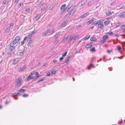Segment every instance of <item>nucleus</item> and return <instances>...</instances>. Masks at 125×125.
<instances>
[{"mask_svg":"<svg viewBox=\"0 0 125 125\" xmlns=\"http://www.w3.org/2000/svg\"><path fill=\"white\" fill-rule=\"evenodd\" d=\"M55 31L54 30H52V31H51L50 33L48 35L49 36L50 35H52L53 34Z\"/></svg>","mask_w":125,"mask_h":125,"instance_id":"21","label":"nucleus"},{"mask_svg":"<svg viewBox=\"0 0 125 125\" xmlns=\"http://www.w3.org/2000/svg\"><path fill=\"white\" fill-rule=\"evenodd\" d=\"M125 8V4L124 5H123L120 8H119V9H124V8Z\"/></svg>","mask_w":125,"mask_h":125,"instance_id":"42","label":"nucleus"},{"mask_svg":"<svg viewBox=\"0 0 125 125\" xmlns=\"http://www.w3.org/2000/svg\"><path fill=\"white\" fill-rule=\"evenodd\" d=\"M121 48L120 46H117V49L119 51L121 50Z\"/></svg>","mask_w":125,"mask_h":125,"instance_id":"36","label":"nucleus"},{"mask_svg":"<svg viewBox=\"0 0 125 125\" xmlns=\"http://www.w3.org/2000/svg\"><path fill=\"white\" fill-rule=\"evenodd\" d=\"M61 33L60 32H59L58 33H57L54 36V39L57 38L58 37H59Z\"/></svg>","mask_w":125,"mask_h":125,"instance_id":"14","label":"nucleus"},{"mask_svg":"<svg viewBox=\"0 0 125 125\" xmlns=\"http://www.w3.org/2000/svg\"><path fill=\"white\" fill-rule=\"evenodd\" d=\"M89 13L88 12H87L86 13L83 15L81 18H83L89 15Z\"/></svg>","mask_w":125,"mask_h":125,"instance_id":"13","label":"nucleus"},{"mask_svg":"<svg viewBox=\"0 0 125 125\" xmlns=\"http://www.w3.org/2000/svg\"><path fill=\"white\" fill-rule=\"evenodd\" d=\"M97 23H101V20H98L96 21Z\"/></svg>","mask_w":125,"mask_h":125,"instance_id":"53","label":"nucleus"},{"mask_svg":"<svg viewBox=\"0 0 125 125\" xmlns=\"http://www.w3.org/2000/svg\"><path fill=\"white\" fill-rule=\"evenodd\" d=\"M115 2L114 1L110 5H113L115 4Z\"/></svg>","mask_w":125,"mask_h":125,"instance_id":"61","label":"nucleus"},{"mask_svg":"<svg viewBox=\"0 0 125 125\" xmlns=\"http://www.w3.org/2000/svg\"><path fill=\"white\" fill-rule=\"evenodd\" d=\"M68 22V20H66L65 21L63 22L61 24L62 26L63 27H64L65 26V24L67 23Z\"/></svg>","mask_w":125,"mask_h":125,"instance_id":"18","label":"nucleus"},{"mask_svg":"<svg viewBox=\"0 0 125 125\" xmlns=\"http://www.w3.org/2000/svg\"><path fill=\"white\" fill-rule=\"evenodd\" d=\"M26 68V66H23L22 67L20 68L18 70V72H23L24 70Z\"/></svg>","mask_w":125,"mask_h":125,"instance_id":"9","label":"nucleus"},{"mask_svg":"<svg viewBox=\"0 0 125 125\" xmlns=\"http://www.w3.org/2000/svg\"><path fill=\"white\" fill-rule=\"evenodd\" d=\"M121 24V23H120V22H118L117 23H116V26H117V27H118Z\"/></svg>","mask_w":125,"mask_h":125,"instance_id":"50","label":"nucleus"},{"mask_svg":"<svg viewBox=\"0 0 125 125\" xmlns=\"http://www.w3.org/2000/svg\"><path fill=\"white\" fill-rule=\"evenodd\" d=\"M98 27L99 28L101 29H103L104 27V25H103V23L102 22L101 23H100L98 24Z\"/></svg>","mask_w":125,"mask_h":125,"instance_id":"10","label":"nucleus"},{"mask_svg":"<svg viewBox=\"0 0 125 125\" xmlns=\"http://www.w3.org/2000/svg\"><path fill=\"white\" fill-rule=\"evenodd\" d=\"M121 44L125 46V42H124L121 43Z\"/></svg>","mask_w":125,"mask_h":125,"instance_id":"59","label":"nucleus"},{"mask_svg":"<svg viewBox=\"0 0 125 125\" xmlns=\"http://www.w3.org/2000/svg\"><path fill=\"white\" fill-rule=\"evenodd\" d=\"M44 4V2L43 1H41L40 4V5L41 6H42V5Z\"/></svg>","mask_w":125,"mask_h":125,"instance_id":"52","label":"nucleus"},{"mask_svg":"<svg viewBox=\"0 0 125 125\" xmlns=\"http://www.w3.org/2000/svg\"><path fill=\"white\" fill-rule=\"evenodd\" d=\"M67 11L68 12H71L74 11V12L75 11V10H73L72 9H71V8H70V7L69 8L67 9Z\"/></svg>","mask_w":125,"mask_h":125,"instance_id":"12","label":"nucleus"},{"mask_svg":"<svg viewBox=\"0 0 125 125\" xmlns=\"http://www.w3.org/2000/svg\"><path fill=\"white\" fill-rule=\"evenodd\" d=\"M25 53V51L24 50H22L20 51H18L17 52V54L20 56H22L24 55Z\"/></svg>","mask_w":125,"mask_h":125,"instance_id":"4","label":"nucleus"},{"mask_svg":"<svg viewBox=\"0 0 125 125\" xmlns=\"http://www.w3.org/2000/svg\"><path fill=\"white\" fill-rule=\"evenodd\" d=\"M51 30V29H49V30H47L46 31H47V32H48V33H50Z\"/></svg>","mask_w":125,"mask_h":125,"instance_id":"49","label":"nucleus"},{"mask_svg":"<svg viewBox=\"0 0 125 125\" xmlns=\"http://www.w3.org/2000/svg\"><path fill=\"white\" fill-rule=\"evenodd\" d=\"M79 37V36L78 35H76L75 36H74L73 37V40L74 41L76 39Z\"/></svg>","mask_w":125,"mask_h":125,"instance_id":"31","label":"nucleus"},{"mask_svg":"<svg viewBox=\"0 0 125 125\" xmlns=\"http://www.w3.org/2000/svg\"><path fill=\"white\" fill-rule=\"evenodd\" d=\"M19 1V0H15V1L14 2L15 3H16V4Z\"/></svg>","mask_w":125,"mask_h":125,"instance_id":"63","label":"nucleus"},{"mask_svg":"<svg viewBox=\"0 0 125 125\" xmlns=\"http://www.w3.org/2000/svg\"><path fill=\"white\" fill-rule=\"evenodd\" d=\"M74 13V11L71 12H68V13L66 15V16L67 18H70V16L71 15H72Z\"/></svg>","mask_w":125,"mask_h":125,"instance_id":"8","label":"nucleus"},{"mask_svg":"<svg viewBox=\"0 0 125 125\" xmlns=\"http://www.w3.org/2000/svg\"><path fill=\"white\" fill-rule=\"evenodd\" d=\"M13 23H10V27H13Z\"/></svg>","mask_w":125,"mask_h":125,"instance_id":"58","label":"nucleus"},{"mask_svg":"<svg viewBox=\"0 0 125 125\" xmlns=\"http://www.w3.org/2000/svg\"><path fill=\"white\" fill-rule=\"evenodd\" d=\"M90 51L91 52H95L96 51V50L95 49V48L94 47H93L90 49Z\"/></svg>","mask_w":125,"mask_h":125,"instance_id":"23","label":"nucleus"},{"mask_svg":"<svg viewBox=\"0 0 125 125\" xmlns=\"http://www.w3.org/2000/svg\"><path fill=\"white\" fill-rule=\"evenodd\" d=\"M28 94H23V97H26L28 96Z\"/></svg>","mask_w":125,"mask_h":125,"instance_id":"45","label":"nucleus"},{"mask_svg":"<svg viewBox=\"0 0 125 125\" xmlns=\"http://www.w3.org/2000/svg\"><path fill=\"white\" fill-rule=\"evenodd\" d=\"M66 6V4H65L62 5L60 7V10H63V11H65L66 9V8H65Z\"/></svg>","mask_w":125,"mask_h":125,"instance_id":"7","label":"nucleus"},{"mask_svg":"<svg viewBox=\"0 0 125 125\" xmlns=\"http://www.w3.org/2000/svg\"><path fill=\"white\" fill-rule=\"evenodd\" d=\"M80 50H77L76 51V53H80Z\"/></svg>","mask_w":125,"mask_h":125,"instance_id":"62","label":"nucleus"},{"mask_svg":"<svg viewBox=\"0 0 125 125\" xmlns=\"http://www.w3.org/2000/svg\"><path fill=\"white\" fill-rule=\"evenodd\" d=\"M110 21L109 20L106 21L104 22V23L105 25H107L110 24Z\"/></svg>","mask_w":125,"mask_h":125,"instance_id":"20","label":"nucleus"},{"mask_svg":"<svg viewBox=\"0 0 125 125\" xmlns=\"http://www.w3.org/2000/svg\"><path fill=\"white\" fill-rule=\"evenodd\" d=\"M25 41H24L23 39V40L21 42V45H23L25 43Z\"/></svg>","mask_w":125,"mask_h":125,"instance_id":"38","label":"nucleus"},{"mask_svg":"<svg viewBox=\"0 0 125 125\" xmlns=\"http://www.w3.org/2000/svg\"><path fill=\"white\" fill-rule=\"evenodd\" d=\"M92 46V44H87L85 46V48H88Z\"/></svg>","mask_w":125,"mask_h":125,"instance_id":"16","label":"nucleus"},{"mask_svg":"<svg viewBox=\"0 0 125 125\" xmlns=\"http://www.w3.org/2000/svg\"><path fill=\"white\" fill-rule=\"evenodd\" d=\"M37 31V30H34L33 31H32V34L35 33Z\"/></svg>","mask_w":125,"mask_h":125,"instance_id":"56","label":"nucleus"},{"mask_svg":"<svg viewBox=\"0 0 125 125\" xmlns=\"http://www.w3.org/2000/svg\"><path fill=\"white\" fill-rule=\"evenodd\" d=\"M120 28L123 29L124 30L125 28V25H123L121 26Z\"/></svg>","mask_w":125,"mask_h":125,"instance_id":"34","label":"nucleus"},{"mask_svg":"<svg viewBox=\"0 0 125 125\" xmlns=\"http://www.w3.org/2000/svg\"><path fill=\"white\" fill-rule=\"evenodd\" d=\"M19 59L16 58V59H14L13 62V63L14 64H15L19 61Z\"/></svg>","mask_w":125,"mask_h":125,"instance_id":"11","label":"nucleus"},{"mask_svg":"<svg viewBox=\"0 0 125 125\" xmlns=\"http://www.w3.org/2000/svg\"><path fill=\"white\" fill-rule=\"evenodd\" d=\"M105 41L104 40V39L102 40H101V43H103Z\"/></svg>","mask_w":125,"mask_h":125,"instance_id":"55","label":"nucleus"},{"mask_svg":"<svg viewBox=\"0 0 125 125\" xmlns=\"http://www.w3.org/2000/svg\"><path fill=\"white\" fill-rule=\"evenodd\" d=\"M69 37L68 35H67L64 38L63 40V41H66V40H67L68 38Z\"/></svg>","mask_w":125,"mask_h":125,"instance_id":"27","label":"nucleus"},{"mask_svg":"<svg viewBox=\"0 0 125 125\" xmlns=\"http://www.w3.org/2000/svg\"><path fill=\"white\" fill-rule=\"evenodd\" d=\"M31 79V73H30L29 75H28L25 78L24 81L27 82L29 81Z\"/></svg>","mask_w":125,"mask_h":125,"instance_id":"5","label":"nucleus"},{"mask_svg":"<svg viewBox=\"0 0 125 125\" xmlns=\"http://www.w3.org/2000/svg\"><path fill=\"white\" fill-rule=\"evenodd\" d=\"M69 58L70 57L69 56L66 57L65 59V61H68L69 60Z\"/></svg>","mask_w":125,"mask_h":125,"instance_id":"40","label":"nucleus"},{"mask_svg":"<svg viewBox=\"0 0 125 125\" xmlns=\"http://www.w3.org/2000/svg\"><path fill=\"white\" fill-rule=\"evenodd\" d=\"M46 9V7H44L42 9V11H44Z\"/></svg>","mask_w":125,"mask_h":125,"instance_id":"51","label":"nucleus"},{"mask_svg":"<svg viewBox=\"0 0 125 125\" xmlns=\"http://www.w3.org/2000/svg\"><path fill=\"white\" fill-rule=\"evenodd\" d=\"M45 80V78H43L42 79H41L40 80H38V81H37V83L40 82H41L43 81V80Z\"/></svg>","mask_w":125,"mask_h":125,"instance_id":"33","label":"nucleus"},{"mask_svg":"<svg viewBox=\"0 0 125 125\" xmlns=\"http://www.w3.org/2000/svg\"><path fill=\"white\" fill-rule=\"evenodd\" d=\"M95 20V19H91L90 20H89V21H88L87 22V23H89V24L91 23L92 22H93V21H94Z\"/></svg>","mask_w":125,"mask_h":125,"instance_id":"17","label":"nucleus"},{"mask_svg":"<svg viewBox=\"0 0 125 125\" xmlns=\"http://www.w3.org/2000/svg\"><path fill=\"white\" fill-rule=\"evenodd\" d=\"M114 35H115V37H119V35H118L117 34H114Z\"/></svg>","mask_w":125,"mask_h":125,"instance_id":"60","label":"nucleus"},{"mask_svg":"<svg viewBox=\"0 0 125 125\" xmlns=\"http://www.w3.org/2000/svg\"><path fill=\"white\" fill-rule=\"evenodd\" d=\"M90 40L91 41L96 42L97 41V39L94 37H91L90 38Z\"/></svg>","mask_w":125,"mask_h":125,"instance_id":"15","label":"nucleus"},{"mask_svg":"<svg viewBox=\"0 0 125 125\" xmlns=\"http://www.w3.org/2000/svg\"><path fill=\"white\" fill-rule=\"evenodd\" d=\"M63 59V57L62 56L60 58L59 60L60 62H61Z\"/></svg>","mask_w":125,"mask_h":125,"instance_id":"43","label":"nucleus"},{"mask_svg":"<svg viewBox=\"0 0 125 125\" xmlns=\"http://www.w3.org/2000/svg\"><path fill=\"white\" fill-rule=\"evenodd\" d=\"M94 59H95L94 57H93L92 58V59H91V63H92V62L93 61V60Z\"/></svg>","mask_w":125,"mask_h":125,"instance_id":"64","label":"nucleus"},{"mask_svg":"<svg viewBox=\"0 0 125 125\" xmlns=\"http://www.w3.org/2000/svg\"><path fill=\"white\" fill-rule=\"evenodd\" d=\"M98 24V23L96 21H95L92 24V25H96Z\"/></svg>","mask_w":125,"mask_h":125,"instance_id":"47","label":"nucleus"},{"mask_svg":"<svg viewBox=\"0 0 125 125\" xmlns=\"http://www.w3.org/2000/svg\"><path fill=\"white\" fill-rule=\"evenodd\" d=\"M38 78V76H36L34 77L33 76H32V79L33 80H35Z\"/></svg>","mask_w":125,"mask_h":125,"instance_id":"30","label":"nucleus"},{"mask_svg":"<svg viewBox=\"0 0 125 125\" xmlns=\"http://www.w3.org/2000/svg\"><path fill=\"white\" fill-rule=\"evenodd\" d=\"M70 8H71V9H72L73 10V9L74 8V6H72L70 7Z\"/></svg>","mask_w":125,"mask_h":125,"instance_id":"57","label":"nucleus"},{"mask_svg":"<svg viewBox=\"0 0 125 125\" xmlns=\"http://www.w3.org/2000/svg\"><path fill=\"white\" fill-rule=\"evenodd\" d=\"M41 16V15H38L35 17V19L36 20H37L39 19L40 17Z\"/></svg>","mask_w":125,"mask_h":125,"instance_id":"28","label":"nucleus"},{"mask_svg":"<svg viewBox=\"0 0 125 125\" xmlns=\"http://www.w3.org/2000/svg\"><path fill=\"white\" fill-rule=\"evenodd\" d=\"M50 75V72H48L46 73V76H49Z\"/></svg>","mask_w":125,"mask_h":125,"instance_id":"46","label":"nucleus"},{"mask_svg":"<svg viewBox=\"0 0 125 125\" xmlns=\"http://www.w3.org/2000/svg\"><path fill=\"white\" fill-rule=\"evenodd\" d=\"M87 0H83L79 2L78 4L80 5V7H81L86 2Z\"/></svg>","mask_w":125,"mask_h":125,"instance_id":"6","label":"nucleus"},{"mask_svg":"<svg viewBox=\"0 0 125 125\" xmlns=\"http://www.w3.org/2000/svg\"><path fill=\"white\" fill-rule=\"evenodd\" d=\"M10 30V28L9 27H8L6 29L5 31V32H6V33H8V32H9V31Z\"/></svg>","mask_w":125,"mask_h":125,"instance_id":"25","label":"nucleus"},{"mask_svg":"<svg viewBox=\"0 0 125 125\" xmlns=\"http://www.w3.org/2000/svg\"><path fill=\"white\" fill-rule=\"evenodd\" d=\"M11 47L10 49V50L11 51H13L15 49V46H13V47Z\"/></svg>","mask_w":125,"mask_h":125,"instance_id":"35","label":"nucleus"},{"mask_svg":"<svg viewBox=\"0 0 125 125\" xmlns=\"http://www.w3.org/2000/svg\"><path fill=\"white\" fill-rule=\"evenodd\" d=\"M67 53V51L63 53L62 55V56L63 57L65 56H66Z\"/></svg>","mask_w":125,"mask_h":125,"instance_id":"32","label":"nucleus"},{"mask_svg":"<svg viewBox=\"0 0 125 125\" xmlns=\"http://www.w3.org/2000/svg\"><path fill=\"white\" fill-rule=\"evenodd\" d=\"M21 79V77H20L16 80L15 86L17 88H18L21 85V83L22 82Z\"/></svg>","mask_w":125,"mask_h":125,"instance_id":"3","label":"nucleus"},{"mask_svg":"<svg viewBox=\"0 0 125 125\" xmlns=\"http://www.w3.org/2000/svg\"><path fill=\"white\" fill-rule=\"evenodd\" d=\"M108 36L107 35H105L103 36V38L104 40L106 41V40L108 39Z\"/></svg>","mask_w":125,"mask_h":125,"instance_id":"19","label":"nucleus"},{"mask_svg":"<svg viewBox=\"0 0 125 125\" xmlns=\"http://www.w3.org/2000/svg\"><path fill=\"white\" fill-rule=\"evenodd\" d=\"M24 40L25 41V43L27 44L28 48H31V32L28 35L26 36L24 39Z\"/></svg>","mask_w":125,"mask_h":125,"instance_id":"1","label":"nucleus"},{"mask_svg":"<svg viewBox=\"0 0 125 125\" xmlns=\"http://www.w3.org/2000/svg\"><path fill=\"white\" fill-rule=\"evenodd\" d=\"M47 34H48V32H47V31H45V32L43 33V36H44L46 35Z\"/></svg>","mask_w":125,"mask_h":125,"instance_id":"41","label":"nucleus"},{"mask_svg":"<svg viewBox=\"0 0 125 125\" xmlns=\"http://www.w3.org/2000/svg\"><path fill=\"white\" fill-rule=\"evenodd\" d=\"M56 73V71H52L51 72V73L52 74H54Z\"/></svg>","mask_w":125,"mask_h":125,"instance_id":"39","label":"nucleus"},{"mask_svg":"<svg viewBox=\"0 0 125 125\" xmlns=\"http://www.w3.org/2000/svg\"><path fill=\"white\" fill-rule=\"evenodd\" d=\"M74 36L71 35L70 36V38L69 39V41L70 42L71 40L73 38Z\"/></svg>","mask_w":125,"mask_h":125,"instance_id":"26","label":"nucleus"},{"mask_svg":"<svg viewBox=\"0 0 125 125\" xmlns=\"http://www.w3.org/2000/svg\"><path fill=\"white\" fill-rule=\"evenodd\" d=\"M112 50H107V52L109 53H110L111 52H112Z\"/></svg>","mask_w":125,"mask_h":125,"instance_id":"48","label":"nucleus"},{"mask_svg":"<svg viewBox=\"0 0 125 125\" xmlns=\"http://www.w3.org/2000/svg\"><path fill=\"white\" fill-rule=\"evenodd\" d=\"M113 33V32L112 31L111 32H107L106 34H108L109 35H112Z\"/></svg>","mask_w":125,"mask_h":125,"instance_id":"37","label":"nucleus"},{"mask_svg":"<svg viewBox=\"0 0 125 125\" xmlns=\"http://www.w3.org/2000/svg\"><path fill=\"white\" fill-rule=\"evenodd\" d=\"M106 15L108 16H110L112 15V12H109Z\"/></svg>","mask_w":125,"mask_h":125,"instance_id":"44","label":"nucleus"},{"mask_svg":"<svg viewBox=\"0 0 125 125\" xmlns=\"http://www.w3.org/2000/svg\"><path fill=\"white\" fill-rule=\"evenodd\" d=\"M91 35H88L86 36L84 38V39L85 40H86L88 39L90 37Z\"/></svg>","mask_w":125,"mask_h":125,"instance_id":"22","label":"nucleus"},{"mask_svg":"<svg viewBox=\"0 0 125 125\" xmlns=\"http://www.w3.org/2000/svg\"><path fill=\"white\" fill-rule=\"evenodd\" d=\"M20 39V37L19 36L16 37L13 41H12L10 43V46L13 47V46H16L18 44Z\"/></svg>","mask_w":125,"mask_h":125,"instance_id":"2","label":"nucleus"},{"mask_svg":"<svg viewBox=\"0 0 125 125\" xmlns=\"http://www.w3.org/2000/svg\"><path fill=\"white\" fill-rule=\"evenodd\" d=\"M119 17H123L125 16V15L124 13H121L118 16Z\"/></svg>","mask_w":125,"mask_h":125,"instance_id":"24","label":"nucleus"},{"mask_svg":"<svg viewBox=\"0 0 125 125\" xmlns=\"http://www.w3.org/2000/svg\"><path fill=\"white\" fill-rule=\"evenodd\" d=\"M25 89H21L19 90L18 91L19 92H23L25 91Z\"/></svg>","mask_w":125,"mask_h":125,"instance_id":"29","label":"nucleus"},{"mask_svg":"<svg viewBox=\"0 0 125 125\" xmlns=\"http://www.w3.org/2000/svg\"><path fill=\"white\" fill-rule=\"evenodd\" d=\"M6 2H7V0H4L2 2V4L4 5L6 3Z\"/></svg>","mask_w":125,"mask_h":125,"instance_id":"54","label":"nucleus"}]
</instances>
